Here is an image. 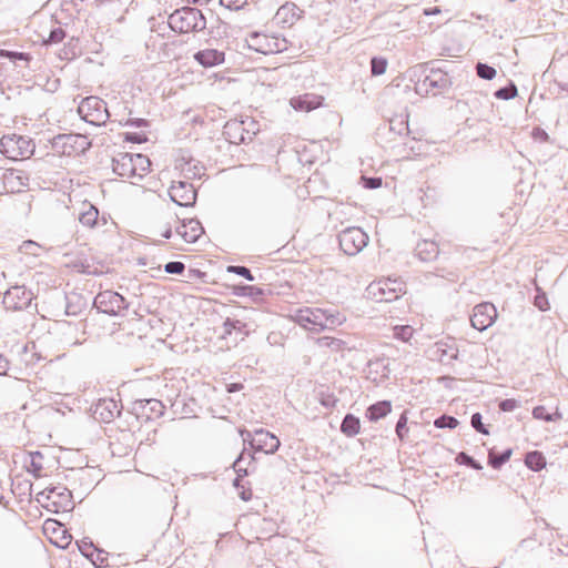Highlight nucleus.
<instances>
[{
	"instance_id": "obj_61",
	"label": "nucleus",
	"mask_w": 568,
	"mask_h": 568,
	"mask_svg": "<svg viewBox=\"0 0 568 568\" xmlns=\"http://www.w3.org/2000/svg\"><path fill=\"white\" fill-rule=\"evenodd\" d=\"M185 1L189 3H193V4H203V3L209 2L210 0H185Z\"/></svg>"
},
{
	"instance_id": "obj_26",
	"label": "nucleus",
	"mask_w": 568,
	"mask_h": 568,
	"mask_svg": "<svg viewBox=\"0 0 568 568\" xmlns=\"http://www.w3.org/2000/svg\"><path fill=\"white\" fill-rule=\"evenodd\" d=\"M365 374L366 379L371 381L375 385H381L388 379L389 371L383 359H376L368 362Z\"/></svg>"
},
{
	"instance_id": "obj_60",
	"label": "nucleus",
	"mask_w": 568,
	"mask_h": 568,
	"mask_svg": "<svg viewBox=\"0 0 568 568\" xmlns=\"http://www.w3.org/2000/svg\"><path fill=\"white\" fill-rule=\"evenodd\" d=\"M243 290H247V291H250V294H253V292H256V293H258V294H262V291H261V290L255 288V287H253V286H246V287H243Z\"/></svg>"
},
{
	"instance_id": "obj_37",
	"label": "nucleus",
	"mask_w": 568,
	"mask_h": 568,
	"mask_svg": "<svg viewBox=\"0 0 568 568\" xmlns=\"http://www.w3.org/2000/svg\"><path fill=\"white\" fill-rule=\"evenodd\" d=\"M387 68V60L382 57H373L371 59V73L374 77L382 75L385 73Z\"/></svg>"
},
{
	"instance_id": "obj_8",
	"label": "nucleus",
	"mask_w": 568,
	"mask_h": 568,
	"mask_svg": "<svg viewBox=\"0 0 568 568\" xmlns=\"http://www.w3.org/2000/svg\"><path fill=\"white\" fill-rule=\"evenodd\" d=\"M452 84L448 74L440 69H432L415 84V91L419 95H437Z\"/></svg>"
},
{
	"instance_id": "obj_17",
	"label": "nucleus",
	"mask_w": 568,
	"mask_h": 568,
	"mask_svg": "<svg viewBox=\"0 0 568 568\" xmlns=\"http://www.w3.org/2000/svg\"><path fill=\"white\" fill-rule=\"evenodd\" d=\"M497 318V310L494 304L484 302L476 305L470 316L471 326L480 332L490 327Z\"/></svg>"
},
{
	"instance_id": "obj_62",
	"label": "nucleus",
	"mask_w": 568,
	"mask_h": 568,
	"mask_svg": "<svg viewBox=\"0 0 568 568\" xmlns=\"http://www.w3.org/2000/svg\"><path fill=\"white\" fill-rule=\"evenodd\" d=\"M161 235H162L163 237H165V239H170V237H171V235H172L171 229H166L165 231H163V232L161 233Z\"/></svg>"
},
{
	"instance_id": "obj_6",
	"label": "nucleus",
	"mask_w": 568,
	"mask_h": 568,
	"mask_svg": "<svg viewBox=\"0 0 568 568\" xmlns=\"http://www.w3.org/2000/svg\"><path fill=\"white\" fill-rule=\"evenodd\" d=\"M70 261L67 266L75 270L77 272L89 274V275H101L108 271V266L104 261L98 258L91 248L81 247L74 254H68Z\"/></svg>"
},
{
	"instance_id": "obj_34",
	"label": "nucleus",
	"mask_w": 568,
	"mask_h": 568,
	"mask_svg": "<svg viewBox=\"0 0 568 568\" xmlns=\"http://www.w3.org/2000/svg\"><path fill=\"white\" fill-rule=\"evenodd\" d=\"M525 464L529 469L538 471L546 466V460L540 452L534 450L527 453L525 457Z\"/></svg>"
},
{
	"instance_id": "obj_57",
	"label": "nucleus",
	"mask_w": 568,
	"mask_h": 568,
	"mask_svg": "<svg viewBox=\"0 0 568 568\" xmlns=\"http://www.w3.org/2000/svg\"><path fill=\"white\" fill-rule=\"evenodd\" d=\"M9 369V362L0 354V376L6 375Z\"/></svg>"
},
{
	"instance_id": "obj_24",
	"label": "nucleus",
	"mask_w": 568,
	"mask_h": 568,
	"mask_svg": "<svg viewBox=\"0 0 568 568\" xmlns=\"http://www.w3.org/2000/svg\"><path fill=\"white\" fill-rule=\"evenodd\" d=\"M121 412L118 402L112 398H102L95 404L93 414L94 417L103 423H110Z\"/></svg>"
},
{
	"instance_id": "obj_51",
	"label": "nucleus",
	"mask_w": 568,
	"mask_h": 568,
	"mask_svg": "<svg viewBox=\"0 0 568 568\" xmlns=\"http://www.w3.org/2000/svg\"><path fill=\"white\" fill-rule=\"evenodd\" d=\"M185 266L182 262H170L164 267L165 272L170 274H181Z\"/></svg>"
},
{
	"instance_id": "obj_43",
	"label": "nucleus",
	"mask_w": 568,
	"mask_h": 568,
	"mask_svg": "<svg viewBox=\"0 0 568 568\" xmlns=\"http://www.w3.org/2000/svg\"><path fill=\"white\" fill-rule=\"evenodd\" d=\"M456 460L459 464L466 465L476 470H479L483 468L481 465L477 460H475L471 456L467 455L464 452H462L457 455Z\"/></svg>"
},
{
	"instance_id": "obj_10",
	"label": "nucleus",
	"mask_w": 568,
	"mask_h": 568,
	"mask_svg": "<svg viewBox=\"0 0 568 568\" xmlns=\"http://www.w3.org/2000/svg\"><path fill=\"white\" fill-rule=\"evenodd\" d=\"M247 42L251 49L262 54L278 53L287 48V42L284 38L267 33H253Z\"/></svg>"
},
{
	"instance_id": "obj_27",
	"label": "nucleus",
	"mask_w": 568,
	"mask_h": 568,
	"mask_svg": "<svg viewBox=\"0 0 568 568\" xmlns=\"http://www.w3.org/2000/svg\"><path fill=\"white\" fill-rule=\"evenodd\" d=\"M123 302L124 300L120 294L111 291L100 293L95 298V303L99 305V307H103V305H106V303H111V307H104L102 311L113 314L122 308Z\"/></svg>"
},
{
	"instance_id": "obj_18",
	"label": "nucleus",
	"mask_w": 568,
	"mask_h": 568,
	"mask_svg": "<svg viewBox=\"0 0 568 568\" xmlns=\"http://www.w3.org/2000/svg\"><path fill=\"white\" fill-rule=\"evenodd\" d=\"M32 293L24 286H12L3 296V305L10 311H20L30 305Z\"/></svg>"
},
{
	"instance_id": "obj_21",
	"label": "nucleus",
	"mask_w": 568,
	"mask_h": 568,
	"mask_svg": "<svg viewBox=\"0 0 568 568\" xmlns=\"http://www.w3.org/2000/svg\"><path fill=\"white\" fill-rule=\"evenodd\" d=\"M458 353L459 351L454 341L436 342L429 349L430 357L443 364H450L453 361L457 359Z\"/></svg>"
},
{
	"instance_id": "obj_1",
	"label": "nucleus",
	"mask_w": 568,
	"mask_h": 568,
	"mask_svg": "<svg viewBox=\"0 0 568 568\" xmlns=\"http://www.w3.org/2000/svg\"><path fill=\"white\" fill-rule=\"evenodd\" d=\"M151 170L150 159L141 153H119L113 159V171L119 176L134 182L149 174Z\"/></svg>"
},
{
	"instance_id": "obj_50",
	"label": "nucleus",
	"mask_w": 568,
	"mask_h": 568,
	"mask_svg": "<svg viewBox=\"0 0 568 568\" xmlns=\"http://www.w3.org/2000/svg\"><path fill=\"white\" fill-rule=\"evenodd\" d=\"M519 406V402L514 398H507L499 403L498 407L501 412H513Z\"/></svg>"
},
{
	"instance_id": "obj_41",
	"label": "nucleus",
	"mask_w": 568,
	"mask_h": 568,
	"mask_svg": "<svg viewBox=\"0 0 568 568\" xmlns=\"http://www.w3.org/2000/svg\"><path fill=\"white\" fill-rule=\"evenodd\" d=\"M434 425L437 428H450V429H453V428H455L458 425V420L455 417H453V416L442 415V416H439L438 418L435 419Z\"/></svg>"
},
{
	"instance_id": "obj_12",
	"label": "nucleus",
	"mask_w": 568,
	"mask_h": 568,
	"mask_svg": "<svg viewBox=\"0 0 568 568\" xmlns=\"http://www.w3.org/2000/svg\"><path fill=\"white\" fill-rule=\"evenodd\" d=\"M200 18L201 14L197 10L183 8L169 17V26L175 32L189 33L197 28Z\"/></svg>"
},
{
	"instance_id": "obj_45",
	"label": "nucleus",
	"mask_w": 568,
	"mask_h": 568,
	"mask_svg": "<svg viewBox=\"0 0 568 568\" xmlns=\"http://www.w3.org/2000/svg\"><path fill=\"white\" fill-rule=\"evenodd\" d=\"M361 181L363 183V186L365 189H368V190H375V189L381 187L382 186V182H383L381 176L368 178V176H365V175L361 176Z\"/></svg>"
},
{
	"instance_id": "obj_3",
	"label": "nucleus",
	"mask_w": 568,
	"mask_h": 568,
	"mask_svg": "<svg viewBox=\"0 0 568 568\" xmlns=\"http://www.w3.org/2000/svg\"><path fill=\"white\" fill-rule=\"evenodd\" d=\"M406 293V283L399 277H383L368 284L365 296L375 302L390 303Z\"/></svg>"
},
{
	"instance_id": "obj_29",
	"label": "nucleus",
	"mask_w": 568,
	"mask_h": 568,
	"mask_svg": "<svg viewBox=\"0 0 568 568\" xmlns=\"http://www.w3.org/2000/svg\"><path fill=\"white\" fill-rule=\"evenodd\" d=\"M439 254L437 243L434 241L423 240L415 247V255L423 262H430Z\"/></svg>"
},
{
	"instance_id": "obj_54",
	"label": "nucleus",
	"mask_w": 568,
	"mask_h": 568,
	"mask_svg": "<svg viewBox=\"0 0 568 568\" xmlns=\"http://www.w3.org/2000/svg\"><path fill=\"white\" fill-rule=\"evenodd\" d=\"M549 415L550 414L547 413V410H546V408L544 406H536L532 409V416L536 419H541V420L549 422Z\"/></svg>"
},
{
	"instance_id": "obj_48",
	"label": "nucleus",
	"mask_w": 568,
	"mask_h": 568,
	"mask_svg": "<svg viewBox=\"0 0 568 568\" xmlns=\"http://www.w3.org/2000/svg\"><path fill=\"white\" fill-rule=\"evenodd\" d=\"M65 38V32L62 28H57L52 30L49 34V38L44 40L45 44L59 43Z\"/></svg>"
},
{
	"instance_id": "obj_53",
	"label": "nucleus",
	"mask_w": 568,
	"mask_h": 568,
	"mask_svg": "<svg viewBox=\"0 0 568 568\" xmlns=\"http://www.w3.org/2000/svg\"><path fill=\"white\" fill-rule=\"evenodd\" d=\"M220 2L230 10H239L245 6L246 0H220Z\"/></svg>"
},
{
	"instance_id": "obj_11",
	"label": "nucleus",
	"mask_w": 568,
	"mask_h": 568,
	"mask_svg": "<svg viewBox=\"0 0 568 568\" xmlns=\"http://www.w3.org/2000/svg\"><path fill=\"white\" fill-rule=\"evenodd\" d=\"M78 112L84 121L94 125L103 124L109 116L105 103L95 97L85 98Z\"/></svg>"
},
{
	"instance_id": "obj_15",
	"label": "nucleus",
	"mask_w": 568,
	"mask_h": 568,
	"mask_svg": "<svg viewBox=\"0 0 568 568\" xmlns=\"http://www.w3.org/2000/svg\"><path fill=\"white\" fill-rule=\"evenodd\" d=\"M304 18V11L294 2L283 3L274 14V22L282 29H291Z\"/></svg>"
},
{
	"instance_id": "obj_55",
	"label": "nucleus",
	"mask_w": 568,
	"mask_h": 568,
	"mask_svg": "<svg viewBox=\"0 0 568 568\" xmlns=\"http://www.w3.org/2000/svg\"><path fill=\"white\" fill-rule=\"evenodd\" d=\"M535 305L540 310V311H546L549 305H548V301H547V297L545 296V294H538L536 295L535 297Z\"/></svg>"
},
{
	"instance_id": "obj_40",
	"label": "nucleus",
	"mask_w": 568,
	"mask_h": 568,
	"mask_svg": "<svg viewBox=\"0 0 568 568\" xmlns=\"http://www.w3.org/2000/svg\"><path fill=\"white\" fill-rule=\"evenodd\" d=\"M476 72L477 75L484 80H493L496 77V70L493 67L481 62L476 64Z\"/></svg>"
},
{
	"instance_id": "obj_2",
	"label": "nucleus",
	"mask_w": 568,
	"mask_h": 568,
	"mask_svg": "<svg viewBox=\"0 0 568 568\" xmlns=\"http://www.w3.org/2000/svg\"><path fill=\"white\" fill-rule=\"evenodd\" d=\"M294 321L305 329L320 332L335 328L344 322V317L339 314H327L322 308L305 307L295 313Z\"/></svg>"
},
{
	"instance_id": "obj_22",
	"label": "nucleus",
	"mask_w": 568,
	"mask_h": 568,
	"mask_svg": "<svg viewBox=\"0 0 568 568\" xmlns=\"http://www.w3.org/2000/svg\"><path fill=\"white\" fill-rule=\"evenodd\" d=\"M176 233L185 243H195L204 234V227L196 219H184L176 227Z\"/></svg>"
},
{
	"instance_id": "obj_59",
	"label": "nucleus",
	"mask_w": 568,
	"mask_h": 568,
	"mask_svg": "<svg viewBox=\"0 0 568 568\" xmlns=\"http://www.w3.org/2000/svg\"><path fill=\"white\" fill-rule=\"evenodd\" d=\"M560 419H562V414L558 408H556V412L549 415V422H555V420H560Z\"/></svg>"
},
{
	"instance_id": "obj_20",
	"label": "nucleus",
	"mask_w": 568,
	"mask_h": 568,
	"mask_svg": "<svg viewBox=\"0 0 568 568\" xmlns=\"http://www.w3.org/2000/svg\"><path fill=\"white\" fill-rule=\"evenodd\" d=\"M225 51L205 47L196 51L193 59L204 69L219 67L225 62Z\"/></svg>"
},
{
	"instance_id": "obj_23",
	"label": "nucleus",
	"mask_w": 568,
	"mask_h": 568,
	"mask_svg": "<svg viewBox=\"0 0 568 568\" xmlns=\"http://www.w3.org/2000/svg\"><path fill=\"white\" fill-rule=\"evenodd\" d=\"M133 409L140 419L150 420L163 414V405L159 399H144L134 403Z\"/></svg>"
},
{
	"instance_id": "obj_14",
	"label": "nucleus",
	"mask_w": 568,
	"mask_h": 568,
	"mask_svg": "<svg viewBox=\"0 0 568 568\" xmlns=\"http://www.w3.org/2000/svg\"><path fill=\"white\" fill-rule=\"evenodd\" d=\"M247 125L254 126V122L250 119H232L225 123L223 134L233 144L243 143L246 140H251L252 134L255 133L253 130L247 129Z\"/></svg>"
},
{
	"instance_id": "obj_58",
	"label": "nucleus",
	"mask_w": 568,
	"mask_h": 568,
	"mask_svg": "<svg viewBox=\"0 0 568 568\" xmlns=\"http://www.w3.org/2000/svg\"><path fill=\"white\" fill-rule=\"evenodd\" d=\"M243 389V384L242 383H231L226 386V390L229 393H235V392H240Z\"/></svg>"
},
{
	"instance_id": "obj_25",
	"label": "nucleus",
	"mask_w": 568,
	"mask_h": 568,
	"mask_svg": "<svg viewBox=\"0 0 568 568\" xmlns=\"http://www.w3.org/2000/svg\"><path fill=\"white\" fill-rule=\"evenodd\" d=\"M324 103V98L315 93H304L294 97L290 100L291 106L295 111L311 112L317 108H321Z\"/></svg>"
},
{
	"instance_id": "obj_19",
	"label": "nucleus",
	"mask_w": 568,
	"mask_h": 568,
	"mask_svg": "<svg viewBox=\"0 0 568 568\" xmlns=\"http://www.w3.org/2000/svg\"><path fill=\"white\" fill-rule=\"evenodd\" d=\"M250 444L254 450L264 454H274L281 445L280 439L274 434L263 428L251 435Z\"/></svg>"
},
{
	"instance_id": "obj_39",
	"label": "nucleus",
	"mask_w": 568,
	"mask_h": 568,
	"mask_svg": "<svg viewBox=\"0 0 568 568\" xmlns=\"http://www.w3.org/2000/svg\"><path fill=\"white\" fill-rule=\"evenodd\" d=\"M494 95L500 100H509L517 95V88L513 82H510L508 85L495 91Z\"/></svg>"
},
{
	"instance_id": "obj_46",
	"label": "nucleus",
	"mask_w": 568,
	"mask_h": 568,
	"mask_svg": "<svg viewBox=\"0 0 568 568\" xmlns=\"http://www.w3.org/2000/svg\"><path fill=\"white\" fill-rule=\"evenodd\" d=\"M481 419H483L481 415L479 413H475L471 415L470 424H471L473 428H475L478 433H480L483 435H488L489 432L486 428V426L483 424Z\"/></svg>"
},
{
	"instance_id": "obj_28",
	"label": "nucleus",
	"mask_w": 568,
	"mask_h": 568,
	"mask_svg": "<svg viewBox=\"0 0 568 568\" xmlns=\"http://www.w3.org/2000/svg\"><path fill=\"white\" fill-rule=\"evenodd\" d=\"M222 328H223V332L221 334L222 338H227L233 335H235V337L244 338L248 334L246 324L244 322H242L240 320H235V318L227 317L224 321Z\"/></svg>"
},
{
	"instance_id": "obj_49",
	"label": "nucleus",
	"mask_w": 568,
	"mask_h": 568,
	"mask_svg": "<svg viewBox=\"0 0 568 568\" xmlns=\"http://www.w3.org/2000/svg\"><path fill=\"white\" fill-rule=\"evenodd\" d=\"M0 57L12 59V60H24V61L30 60V55L28 53L12 52V51H8V50H3V49L0 50Z\"/></svg>"
},
{
	"instance_id": "obj_9",
	"label": "nucleus",
	"mask_w": 568,
	"mask_h": 568,
	"mask_svg": "<svg viewBox=\"0 0 568 568\" xmlns=\"http://www.w3.org/2000/svg\"><path fill=\"white\" fill-rule=\"evenodd\" d=\"M90 145L88 138L81 134H60L52 140V149L60 155L74 156Z\"/></svg>"
},
{
	"instance_id": "obj_13",
	"label": "nucleus",
	"mask_w": 568,
	"mask_h": 568,
	"mask_svg": "<svg viewBox=\"0 0 568 568\" xmlns=\"http://www.w3.org/2000/svg\"><path fill=\"white\" fill-rule=\"evenodd\" d=\"M42 532L52 545L59 548H67L72 541V535L63 524L55 519L44 520Z\"/></svg>"
},
{
	"instance_id": "obj_47",
	"label": "nucleus",
	"mask_w": 568,
	"mask_h": 568,
	"mask_svg": "<svg viewBox=\"0 0 568 568\" xmlns=\"http://www.w3.org/2000/svg\"><path fill=\"white\" fill-rule=\"evenodd\" d=\"M342 432L347 436H353L355 433V417L347 415L342 423Z\"/></svg>"
},
{
	"instance_id": "obj_35",
	"label": "nucleus",
	"mask_w": 568,
	"mask_h": 568,
	"mask_svg": "<svg viewBox=\"0 0 568 568\" xmlns=\"http://www.w3.org/2000/svg\"><path fill=\"white\" fill-rule=\"evenodd\" d=\"M341 248L348 255H352L355 248V240L351 230H345L339 236Z\"/></svg>"
},
{
	"instance_id": "obj_38",
	"label": "nucleus",
	"mask_w": 568,
	"mask_h": 568,
	"mask_svg": "<svg viewBox=\"0 0 568 568\" xmlns=\"http://www.w3.org/2000/svg\"><path fill=\"white\" fill-rule=\"evenodd\" d=\"M393 331L394 337L403 342H408L414 334V328L410 325H398Z\"/></svg>"
},
{
	"instance_id": "obj_4",
	"label": "nucleus",
	"mask_w": 568,
	"mask_h": 568,
	"mask_svg": "<svg viewBox=\"0 0 568 568\" xmlns=\"http://www.w3.org/2000/svg\"><path fill=\"white\" fill-rule=\"evenodd\" d=\"M192 169H195V165L192 166L190 162L181 164V172L184 174L185 180H172L169 195L178 205L192 206L196 201V190L189 181L192 179L190 174Z\"/></svg>"
},
{
	"instance_id": "obj_30",
	"label": "nucleus",
	"mask_w": 568,
	"mask_h": 568,
	"mask_svg": "<svg viewBox=\"0 0 568 568\" xmlns=\"http://www.w3.org/2000/svg\"><path fill=\"white\" fill-rule=\"evenodd\" d=\"M26 463L28 471L34 477L47 476L45 459L40 452L29 453L28 460Z\"/></svg>"
},
{
	"instance_id": "obj_32",
	"label": "nucleus",
	"mask_w": 568,
	"mask_h": 568,
	"mask_svg": "<svg viewBox=\"0 0 568 568\" xmlns=\"http://www.w3.org/2000/svg\"><path fill=\"white\" fill-rule=\"evenodd\" d=\"M392 412V404L389 400H381L373 405H371L366 409V417L376 422L386 415H388Z\"/></svg>"
},
{
	"instance_id": "obj_64",
	"label": "nucleus",
	"mask_w": 568,
	"mask_h": 568,
	"mask_svg": "<svg viewBox=\"0 0 568 568\" xmlns=\"http://www.w3.org/2000/svg\"><path fill=\"white\" fill-rule=\"evenodd\" d=\"M104 307H111V303H106V305H103L102 308H104Z\"/></svg>"
},
{
	"instance_id": "obj_63",
	"label": "nucleus",
	"mask_w": 568,
	"mask_h": 568,
	"mask_svg": "<svg viewBox=\"0 0 568 568\" xmlns=\"http://www.w3.org/2000/svg\"><path fill=\"white\" fill-rule=\"evenodd\" d=\"M356 425H357V433H358L359 432V419L358 418H357Z\"/></svg>"
},
{
	"instance_id": "obj_52",
	"label": "nucleus",
	"mask_w": 568,
	"mask_h": 568,
	"mask_svg": "<svg viewBox=\"0 0 568 568\" xmlns=\"http://www.w3.org/2000/svg\"><path fill=\"white\" fill-rule=\"evenodd\" d=\"M227 271L244 276L248 281H253V275L251 274V271L244 266H229Z\"/></svg>"
},
{
	"instance_id": "obj_33",
	"label": "nucleus",
	"mask_w": 568,
	"mask_h": 568,
	"mask_svg": "<svg viewBox=\"0 0 568 568\" xmlns=\"http://www.w3.org/2000/svg\"><path fill=\"white\" fill-rule=\"evenodd\" d=\"M513 454L510 448L505 449L503 453H496L494 449H490L488 453V464L495 468H500L505 463H507Z\"/></svg>"
},
{
	"instance_id": "obj_56",
	"label": "nucleus",
	"mask_w": 568,
	"mask_h": 568,
	"mask_svg": "<svg viewBox=\"0 0 568 568\" xmlns=\"http://www.w3.org/2000/svg\"><path fill=\"white\" fill-rule=\"evenodd\" d=\"M357 232H361V244H357V253L362 251L368 243V235L365 232H362L359 227H357Z\"/></svg>"
},
{
	"instance_id": "obj_31",
	"label": "nucleus",
	"mask_w": 568,
	"mask_h": 568,
	"mask_svg": "<svg viewBox=\"0 0 568 568\" xmlns=\"http://www.w3.org/2000/svg\"><path fill=\"white\" fill-rule=\"evenodd\" d=\"M79 222L85 227H94L100 223L99 211L91 203H83L79 213Z\"/></svg>"
},
{
	"instance_id": "obj_5",
	"label": "nucleus",
	"mask_w": 568,
	"mask_h": 568,
	"mask_svg": "<svg viewBox=\"0 0 568 568\" xmlns=\"http://www.w3.org/2000/svg\"><path fill=\"white\" fill-rule=\"evenodd\" d=\"M0 152L13 161L26 160L33 154L34 143L27 135L7 134L0 139Z\"/></svg>"
},
{
	"instance_id": "obj_16",
	"label": "nucleus",
	"mask_w": 568,
	"mask_h": 568,
	"mask_svg": "<svg viewBox=\"0 0 568 568\" xmlns=\"http://www.w3.org/2000/svg\"><path fill=\"white\" fill-rule=\"evenodd\" d=\"M29 174L23 170L8 169L2 174V185L6 193L17 194L28 190Z\"/></svg>"
},
{
	"instance_id": "obj_42",
	"label": "nucleus",
	"mask_w": 568,
	"mask_h": 568,
	"mask_svg": "<svg viewBox=\"0 0 568 568\" xmlns=\"http://www.w3.org/2000/svg\"><path fill=\"white\" fill-rule=\"evenodd\" d=\"M395 432H396V435L397 437L399 438V440H404L407 432H408V428H407V415H406V412H404L397 423H396V427H395Z\"/></svg>"
},
{
	"instance_id": "obj_7",
	"label": "nucleus",
	"mask_w": 568,
	"mask_h": 568,
	"mask_svg": "<svg viewBox=\"0 0 568 568\" xmlns=\"http://www.w3.org/2000/svg\"><path fill=\"white\" fill-rule=\"evenodd\" d=\"M37 501L51 513H64L72 508V495L65 487H53L40 491Z\"/></svg>"
},
{
	"instance_id": "obj_44",
	"label": "nucleus",
	"mask_w": 568,
	"mask_h": 568,
	"mask_svg": "<svg viewBox=\"0 0 568 568\" xmlns=\"http://www.w3.org/2000/svg\"><path fill=\"white\" fill-rule=\"evenodd\" d=\"M234 485L237 488L239 495H240L242 500L248 501V500L252 499V496H253L252 489H251V487L245 486L244 484H242V479L237 478L235 480Z\"/></svg>"
},
{
	"instance_id": "obj_36",
	"label": "nucleus",
	"mask_w": 568,
	"mask_h": 568,
	"mask_svg": "<svg viewBox=\"0 0 568 568\" xmlns=\"http://www.w3.org/2000/svg\"><path fill=\"white\" fill-rule=\"evenodd\" d=\"M388 126L390 132H394L398 135H407L409 131L407 120L402 116L392 119Z\"/></svg>"
}]
</instances>
